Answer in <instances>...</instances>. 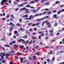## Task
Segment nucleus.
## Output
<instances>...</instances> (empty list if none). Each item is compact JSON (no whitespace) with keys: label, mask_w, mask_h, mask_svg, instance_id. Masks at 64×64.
I'll use <instances>...</instances> for the list:
<instances>
[{"label":"nucleus","mask_w":64,"mask_h":64,"mask_svg":"<svg viewBox=\"0 0 64 64\" xmlns=\"http://www.w3.org/2000/svg\"><path fill=\"white\" fill-rule=\"evenodd\" d=\"M7 1H8V0H2L0 3L1 5H3L4 3L7 2Z\"/></svg>","instance_id":"obj_1"},{"label":"nucleus","mask_w":64,"mask_h":64,"mask_svg":"<svg viewBox=\"0 0 64 64\" xmlns=\"http://www.w3.org/2000/svg\"><path fill=\"white\" fill-rule=\"evenodd\" d=\"M51 32L50 34V35L51 36H53V35H54V34H53V30H49V32L51 33Z\"/></svg>","instance_id":"obj_2"},{"label":"nucleus","mask_w":64,"mask_h":64,"mask_svg":"<svg viewBox=\"0 0 64 64\" xmlns=\"http://www.w3.org/2000/svg\"><path fill=\"white\" fill-rule=\"evenodd\" d=\"M10 52H11L12 53V55H14V53H15V51L14 50H12L11 51V52H9V53H10Z\"/></svg>","instance_id":"obj_3"},{"label":"nucleus","mask_w":64,"mask_h":64,"mask_svg":"<svg viewBox=\"0 0 64 64\" xmlns=\"http://www.w3.org/2000/svg\"><path fill=\"white\" fill-rule=\"evenodd\" d=\"M22 17L23 18H25V17L27 18V17H28V15L27 14H25Z\"/></svg>","instance_id":"obj_4"},{"label":"nucleus","mask_w":64,"mask_h":64,"mask_svg":"<svg viewBox=\"0 0 64 64\" xmlns=\"http://www.w3.org/2000/svg\"><path fill=\"white\" fill-rule=\"evenodd\" d=\"M22 42L23 43H24L25 44H26V42H25V40L22 39Z\"/></svg>","instance_id":"obj_5"},{"label":"nucleus","mask_w":64,"mask_h":64,"mask_svg":"<svg viewBox=\"0 0 64 64\" xmlns=\"http://www.w3.org/2000/svg\"><path fill=\"white\" fill-rule=\"evenodd\" d=\"M25 10L26 11V13H28L29 12V11L28 10H29V9H26Z\"/></svg>","instance_id":"obj_6"},{"label":"nucleus","mask_w":64,"mask_h":64,"mask_svg":"<svg viewBox=\"0 0 64 64\" xmlns=\"http://www.w3.org/2000/svg\"><path fill=\"white\" fill-rule=\"evenodd\" d=\"M10 54H6V59H7L8 58V56H9V55Z\"/></svg>","instance_id":"obj_7"},{"label":"nucleus","mask_w":64,"mask_h":64,"mask_svg":"<svg viewBox=\"0 0 64 64\" xmlns=\"http://www.w3.org/2000/svg\"><path fill=\"white\" fill-rule=\"evenodd\" d=\"M26 33L27 34H28V35H29V34H30V32H28V30H26Z\"/></svg>","instance_id":"obj_8"},{"label":"nucleus","mask_w":64,"mask_h":64,"mask_svg":"<svg viewBox=\"0 0 64 64\" xmlns=\"http://www.w3.org/2000/svg\"><path fill=\"white\" fill-rule=\"evenodd\" d=\"M28 37V36H27V35H25L24 36H23V38H25L26 39V38H27Z\"/></svg>","instance_id":"obj_9"},{"label":"nucleus","mask_w":64,"mask_h":64,"mask_svg":"<svg viewBox=\"0 0 64 64\" xmlns=\"http://www.w3.org/2000/svg\"><path fill=\"white\" fill-rule=\"evenodd\" d=\"M4 47H10V46L8 44H5L4 46Z\"/></svg>","instance_id":"obj_10"},{"label":"nucleus","mask_w":64,"mask_h":64,"mask_svg":"<svg viewBox=\"0 0 64 64\" xmlns=\"http://www.w3.org/2000/svg\"><path fill=\"white\" fill-rule=\"evenodd\" d=\"M52 12H46V13L48 14V15H50V14H51Z\"/></svg>","instance_id":"obj_11"},{"label":"nucleus","mask_w":64,"mask_h":64,"mask_svg":"<svg viewBox=\"0 0 64 64\" xmlns=\"http://www.w3.org/2000/svg\"><path fill=\"white\" fill-rule=\"evenodd\" d=\"M31 16L30 17V18H26V20H30V19H31Z\"/></svg>","instance_id":"obj_12"},{"label":"nucleus","mask_w":64,"mask_h":64,"mask_svg":"<svg viewBox=\"0 0 64 64\" xmlns=\"http://www.w3.org/2000/svg\"><path fill=\"white\" fill-rule=\"evenodd\" d=\"M32 26H33L34 27V26H36V24H33L32 25Z\"/></svg>","instance_id":"obj_13"},{"label":"nucleus","mask_w":64,"mask_h":64,"mask_svg":"<svg viewBox=\"0 0 64 64\" xmlns=\"http://www.w3.org/2000/svg\"><path fill=\"white\" fill-rule=\"evenodd\" d=\"M25 9H26V8H21L20 9V10H25Z\"/></svg>","instance_id":"obj_14"},{"label":"nucleus","mask_w":64,"mask_h":64,"mask_svg":"<svg viewBox=\"0 0 64 64\" xmlns=\"http://www.w3.org/2000/svg\"><path fill=\"white\" fill-rule=\"evenodd\" d=\"M35 3V2L34 1L32 0V1H31L30 3V4H33V3Z\"/></svg>","instance_id":"obj_15"},{"label":"nucleus","mask_w":64,"mask_h":64,"mask_svg":"<svg viewBox=\"0 0 64 64\" xmlns=\"http://www.w3.org/2000/svg\"><path fill=\"white\" fill-rule=\"evenodd\" d=\"M18 54L19 55H22V53H20V52H18Z\"/></svg>","instance_id":"obj_16"},{"label":"nucleus","mask_w":64,"mask_h":64,"mask_svg":"<svg viewBox=\"0 0 64 64\" xmlns=\"http://www.w3.org/2000/svg\"><path fill=\"white\" fill-rule=\"evenodd\" d=\"M61 12V10H60L59 11H58L57 12L58 14H60V13Z\"/></svg>","instance_id":"obj_17"},{"label":"nucleus","mask_w":64,"mask_h":64,"mask_svg":"<svg viewBox=\"0 0 64 64\" xmlns=\"http://www.w3.org/2000/svg\"><path fill=\"white\" fill-rule=\"evenodd\" d=\"M36 10H32V12H33L34 13H35L36 12Z\"/></svg>","instance_id":"obj_18"},{"label":"nucleus","mask_w":64,"mask_h":64,"mask_svg":"<svg viewBox=\"0 0 64 64\" xmlns=\"http://www.w3.org/2000/svg\"><path fill=\"white\" fill-rule=\"evenodd\" d=\"M40 24V22H38L36 23V25H37V26H38V25H39V24Z\"/></svg>","instance_id":"obj_19"},{"label":"nucleus","mask_w":64,"mask_h":64,"mask_svg":"<svg viewBox=\"0 0 64 64\" xmlns=\"http://www.w3.org/2000/svg\"><path fill=\"white\" fill-rule=\"evenodd\" d=\"M57 25V23H55L54 26V27H56Z\"/></svg>","instance_id":"obj_20"},{"label":"nucleus","mask_w":64,"mask_h":64,"mask_svg":"<svg viewBox=\"0 0 64 64\" xmlns=\"http://www.w3.org/2000/svg\"><path fill=\"white\" fill-rule=\"evenodd\" d=\"M37 21L40 22L41 21V19H38L36 20Z\"/></svg>","instance_id":"obj_21"},{"label":"nucleus","mask_w":64,"mask_h":64,"mask_svg":"<svg viewBox=\"0 0 64 64\" xmlns=\"http://www.w3.org/2000/svg\"><path fill=\"white\" fill-rule=\"evenodd\" d=\"M24 58H20V62H21L22 61H23V60L24 59Z\"/></svg>","instance_id":"obj_22"},{"label":"nucleus","mask_w":64,"mask_h":64,"mask_svg":"<svg viewBox=\"0 0 64 64\" xmlns=\"http://www.w3.org/2000/svg\"><path fill=\"white\" fill-rule=\"evenodd\" d=\"M45 24V22H43L42 23V26H44V24Z\"/></svg>","instance_id":"obj_23"},{"label":"nucleus","mask_w":64,"mask_h":64,"mask_svg":"<svg viewBox=\"0 0 64 64\" xmlns=\"http://www.w3.org/2000/svg\"><path fill=\"white\" fill-rule=\"evenodd\" d=\"M45 17L44 16V18H40L41 21V20H44V18H45Z\"/></svg>","instance_id":"obj_24"},{"label":"nucleus","mask_w":64,"mask_h":64,"mask_svg":"<svg viewBox=\"0 0 64 64\" xmlns=\"http://www.w3.org/2000/svg\"><path fill=\"white\" fill-rule=\"evenodd\" d=\"M13 44V42H10V45H12V44Z\"/></svg>","instance_id":"obj_25"},{"label":"nucleus","mask_w":64,"mask_h":64,"mask_svg":"<svg viewBox=\"0 0 64 64\" xmlns=\"http://www.w3.org/2000/svg\"><path fill=\"white\" fill-rule=\"evenodd\" d=\"M28 59L29 60H33V59L31 58V57H30Z\"/></svg>","instance_id":"obj_26"},{"label":"nucleus","mask_w":64,"mask_h":64,"mask_svg":"<svg viewBox=\"0 0 64 64\" xmlns=\"http://www.w3.org/2000/svg\"><path fill=\"white\" fill-rule=\"evenodd\" d=\"M14 33L15 34H16L17 33V31L16 30H15L14 31Z\"/></svg>","instance_id":"obj_27"},{"label":"nucleus","mask_w":64,"mask_h":64,"mask_svg":"<svg viewBox=\"0 0 64 64\" xmlns=\"http://www.w3.org/2000/svg\"><path fill=\"white\" fill-rule=\"evenodd\" d=\"M12 29H13V28H12L10 30V32H11V31H12Z\"/></svg>","instance_id":"obj_28"},{"label":"nucleus","mask_w":64,"mask_h":64,"mask_svg":"<svg viewBox=\"0 0 64 64\" xmlns=\"http://www.w3.org/2000/svg\"><path fill=\"white\" fill-rule=\"evenodd\" d=\"M46 5H49V2H47L45 4Z\"/></svg>","instance_id":"obj_29"},{"label":"nucleus","mask_w":64,"mask_h":64,"mask_svg":"<svg viewBox=\"0 0 64 64\" xmlns=\"http://www.w3.org/2000/svg\"><path fill=\"white\" fill-rule=\"evenodd\" d=\"M20 30L21 31H23V28H21L20 29Z\"/></svg>","instance_id":"obj_30"},{"label":"nucleus","mask_w":64,"mask_h":64,"mask_svg":"<svg viewBox=\"0 0 64 64\" xmlns=\"http://www.w3.org/2000/svg\"><path fill=\"white\" fill-rule=\"evenodd\" d=\"M46 60L48 62V63H49V61H50V59H47Z\"/></svg>","instance_id":"obj_31"},{"label":"nucleus","mask_w":64,"mask_h":64,"mask_svg":"<svg viewBox=\"0 0 64 64\" xmlns=\"http://www.w3.org/2000/svg\"><path fill=\"white\" fill-rule=\"evenodd\" d=\"M2 20H5V18H2L1 19Z\"/></svg>","instance_id":"obj_32"},{"label":"nucleus","mask_w":64,"mask_h":64,"mask_svg":"<svg viewBox=\"0 0 64 64\" xmlns=\"http://www.w3.org/2000/svg\"><path fill=\"white\" fill-rule=\"evenodd\" d=\"M2 54V56H5V55H6V53H3Z\"/></svg>","instance_id":"obj_33"},{"label":"nucleus","mask_w":64,"mask_h":64,"mask_svg":"<svg viewBox=\"0 0 64 64\" xmlns=\"http://www.w3.org/2000/svg\"><path fill=\"white\" fill-rule=\"evenodd\" d=\"M8 2H9V3H11V0H8Z\"/></svg>","instance_id":"obj_34"},{"label":"nucleus","mask_w":64,"mask_h":64,"mask_svg":"<svg viewBox=\"0 0 64 64\" xmlns=\"http://www.w3.org/2000/svg\"><path fill=\"white\" fill-rule=\"evenodd\" d=\"M19 9L18 8H16V9H15L16 11H18V10H19Z\"/></svg>","instance_id":"obj_35"},{"label":"nucleus","mask_w":64,"mask_h":64,"mask_svg":"<svg viewBox=\"0 0 64 64\" xmlns=\"http://www.w3.org/2000/svg\"><path fill=\"white\" fill-rule=\"evenodd\" d=\"M2 61L3 63H4L5 62V61L4 60H2Z\"/></svg>","instance_id":"obj_36"},{"label":"nucleus","mask_w":64,"mask_h":64,"mask_svg":"<svg viewBox=\"0 0 64 64\" xmlns=\"http://www.w3.org/2000/svg\"><path fill=\"white\" fill-rule=\"evenodd\" d=\"M44 36V33L40 35V36L41 37H42V36Z\"/></svg>","instance_id":"obj_37"},{"label":"nucleus","mask_w":64,"mask_h":64,"mask_svg":"<svg viewBox=\"0 0 64 64\" xmlns=\"http://www.w3.org/2000/svg\"><path fill=\"white\" fill-rule=\"evenodd\" d=\"M53 16L54 17H56L57 16V15H56V14H54L53 15Z\"/></svg>","instance_id":"obj_38"},{"label":"nucleus","mask_w":64,"mask_h":64,"mask_svg":"<svg viewBox=\"0 0 64 64\" xmlns=\"http://www.w3.org/2000/svg\"><path fill=\"white\" fill-rule=\"evenodd\" d=\"M11 15L12 18H14V16H13V14H12Z\"/></svg>","instance_id":"obj_39"},{"label":"nucleus","mask_w":64,"mask_h":64,"mask_svg":"<svg viewBox=\"0 0 64 64\" xmlns=\"http://www.w3.org/2000/svg\"><path fill=\"white\" fill-rule=\"evenodd\" d=\"M34 2H39V0H34Z\"/></svg>","instance_id":"obj_40"},{"label":"nucleus","mask_w":64,"mask_h":64,"mask_svg":"<svg viewBox=\"0 0 64 64\" xmlns=\"http://www.w3.org/2000/svg\"><path fill=\"white\" fill-rule=\"evenodd\" d=\"M4 58V56H2L1 57V58H0V59H1V60H2H2H3V59Z\"/></svg>","instance_id":"obj_41"},{"label":"nucleus","mask_w":64,"mask_h":64,"mask_svg":"<svg viewBox=\"0 0 64 64\" xmlns=\"http://www.w3.org/2000/svg\"><path fill=\"white\" fill-rule=\"evenodd\" d=\"M57 12V11L55 10H54L53 11V13H55V12Z\"/></svg>","instance_id":"obj_42"},{"label":"nucleus","mask_w":64,"mask_h":64,"mask_svg":"<svg viewBox=\"0 0 64 64\" xmlns=\"http://www.w3.org/2000/svg\"><path fill=\"white\" fill-rule=\"evenodd\" d=\"M21 41H22V39H20V40H19V42H21Z\"/></svg>","instance_id":"obj_43"},{"label":"nucleus","mask_w":64,"mask_h":64,"mask_svg":"<svg viewBox=\"0 0 64 64\" xmlns=\"http://www.w3.org/2000/svg\"><path fill=\"white\" fill-rule=\"evenodd\" d=\"M17 25H18V26H20V25L19 23H18L17 24Z\"/></svg>","instance_id":"obj_44"},{"label":"nucleus","mask_w":64,"mask_h":64,"mask_svg":"<svg viewBox=\"0 0 64 64\" xmlns=\"http://www.w3.org/2000/svg\"><path fill=\"white\" fill-rule=\"evenodd\" d=\"M39 34H41L42 33H43V32H39Z\"/></svg>","instance_id":"obj_45"},{"label":"nucleus","mask_w":64,"mask_h":64,"mask_svg":"<svg viewBox=\"0 0 64 64\" xmlns=\"http://www.w3.org/2000/svg\"><path fill=\"white\" fill-rule=\"evenodd\" d=\"M6 18H9V14H8L6 16Z\"/></svg>","instance_id":"obj_46"},{"label":"nucleus","mask_w":64,"mask_h":64,"mask_svg":"<svg viewBox=\"0 0 64 64\" xmlns=\"http://www.w3.org/2000/svg\"><path fill=\"white\" fill-rule=\"evenodd\" d=\"M10 20L11 21H13V19H12V18H10Z\"/></svg>","instance_id":"obj_47"},{"label":"nucleus","mask_w":64,"mask_h":64,"mask_svg":"<svg viewBox=\"0 0 64 64\" xmlns=\"http://www.w3.org/2000/svg\"><path fill=\"white\" fill-rule=\"evenodd\" d=\"M44 10L46 11H49V10L48 8H45Z\"/></svg>","instance_id":"obj_48"},{"label":"nucleus","mask_w":64,"mask_h":64,"mask_svg":"<svg viewBox=\"0 0 64 64\" xmlns=\"http://www.w3.org/2000/svg\"><path fill=\"white\" fill-rule=\"evenodd\" d=\"M19 20H20V22H22V19L21 18Z\"/></svg>","instance_id":"obj_49"},{"label":"nucleus","mask_w":64,"mask_h":64,"mask_svg":"<svg viewBox=\"0 0 64 64\" xmlns=\"http://www.w3.org/2000/svg\"><path fill=\"white\" fill-rule=\"evenodd\" d=\"M26 48H25L24 47L23 50H26Z\"/></svg>","instance_id":"obj_50"},{"label":"nucleus","mask_w":64,"mask_h":64,"mask_svg":"<svg viewBox=\"0 0 64 64\" xmlns=\"http://www.w3.org/2000/svg\"><path fill=\"white\" fill-rule=\"evenodd\" d=\"M47 24L48 25H49L50 24V23L48 22Z\"/></svg>","instance_id":"obj_51"},{"label":"nucleus","mask_w":64,"mask_h":64,"mask_svg":"<svg viewBox=\"0 0 64 64\" xmlns=\"http://www.w3.org/2000/svg\"><path fill=\"white\" fill-rule=\"evenodd\" d=\"M13 37L14 38V39H16V37L15 36H14Z\"/></svg>","instance_id":"obj_52"},{"label":"nucleus","mask_w":64,"mask_h":64,"mask_svg":"<svg viewBox=\"0 0 64 64\" xmlns=\"http://www.w3.org/2000/svg\"><path fill=\"white\" fill-rule=\"evenodd\" d=\"M45 23H47V22H48V21L46 20V21H45V22H44Z\"/></svg>","instance_id":"obj_53"},{"label":"nucleus","mask_w":64,"mask_h":64,"mask_svg":"<svg viewBox=\"0 0 64 64\" xmlns=\"http://www.w3.org/2000/svg\"><path fill=\"white\" fill-rule=\"evenodd\" d=\"M42 14H43V13H40V14H39V16H41V15H42Z\"/></svg>","instance_id":"obj_54"},{"label":"nucleus","mask_w":64,"mask_h":64,"mask_svg":"<svg viewBox=\"0 0 64 64\" xmlns=\"http://www.w3.org/2000/svg\"><path fill=\"white\" fill-rule=\"evenodd\" d=\"M12 23L10 22L9 24H8L9 25H12Z\"/></svg>","instance_id":"obj_55"},{"label":"nucleus","mask_w":64,"mask_h":64,"mask_svg":"<svg viewBox=\"0 0 64 64\" xmlns=\"http://www.w3.org/2000/svg\"><path fill=\"white\" fill-rule=\"evenodd\" d=\"M22 4H28V2H25L24 3H22Z\"/></svg>","instance_id":"obj_56"},{"label":"nucleus","mask_w":64,"mask_h":64,"mask_svg":"<svg viewBox=\"0 0 64 64\" xmlns=\"http://www.w3.org/2000/svg\"><path fill=\"white\" fill-rule=\"evenodd\" d=\"M30 17H31V18H32V19H33V18H34L32 16V15H30Z\"/></svg>","instance_id":"obj_57"},{"label":"nucleus","mask_w":64,"mask_h":64,"mask_svg":"<svg viewBox=\"0 0 64 64\" xmlns=\"http://www.w3.org/2000/svg\"><path fill=\"white\" fill-rule=\"evenodd\" d=\"M36 49H38L39 48L38 46H36Z\"/></svg>","instance_id":"obj_58"},{"label":"nucleus","mask_w":64,"mask_h":64,"mask_svg":"<svg viewBox=\"0 0 64 64\" xmlns=\"http://www.w3.org/2000/svg\"><path fill=\"white\" fill-rule=\"evenodd\" d=\"M47 13V12H44L42 13V14H45V13Z\"/></svg>","instance_id":"obj_59"},{"label":"nucleus","mask_w":64,"mask_h":64,"mask_svg":"<svg viewBox=\"0 0 64 64\" xmlns=\"http://www.w3.org/2000/svg\"><path fill=\"white\" fill-rule=\"evenodd\" d=\"M58 3H59V2L57 1L56 2V4H58Z\"/></svg>","instance_id":"obj_60"},{"label":"nucleus","mask_w":64,"mask_h":64,"mask_svg":"<svg viewBox=\"0 0 64 64\" xmlns=\"http://www.w3.org/2000/svg\"><path fill=\"white\" fill-rule=\"evenodd\" d=\"M29 6H30V5H27L26 6V7H29Z\"/></svg>","instance_id":"obj_61"},{"label":"nucleus","mask_w":64,"mask_h":64,"mask_svg":"<svg viewBox=\"0 0 64 64\" xmlns=\"http://www.w3.org/2000/svg\"><path fill=\"white\" fill-rule=\"evenodd\" d=\"M34 31H36V30H37V28H34Z\"/></svg>","instance_id":"obj_62"},{"label":"nucleus","mask_w":64,"mask_h":64,"mask_svg":"<svg viewBox=\"0 0 64 64\" xmlns=\"http://www.w3.org/2000/svg\"><path fill=\"white\" fill-rule=\"evenodd\" d=\"M10 64H14V63H13L12 62H10Z\"/></svg>","instance_id":"obj_63"},{"label":"nucleus","mask_w":64,"mask_h":64,"mask_svg":"<svg viewBox=\"0 0 64 64\" xmlns=\"http://www.w3.org/2000/svg\"><path fill=\"white\" fill-rule=\"evenodd\" d=\"M9 36H11V32H10V33L9 34Z\"/></svg>","instance_id":"obj_64"}]
</instances>
